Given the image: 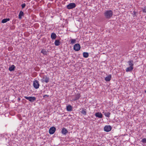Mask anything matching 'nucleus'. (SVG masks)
<instances>
[{"instance_id":"15","label":"nucleus","mask_w":146,"mask_h":146,"mask_svg":"<svg viewBox=\"0 0 146 146\" xmlns=\"http://www.w3.org/2000/svg\"><path fill=\"white\" fill-rule=\"evenodd\" d=\"M81 113L84 115H86V109L84 108H82V110L80 111Z\"/></svg>"},{"instance_id":"24","label":"nucleus","mask_w":146,"mask_h":146,"mask_svg":"<svg viewBox=\"0 0 146 146\" xmlns=\"http://www.w3.org/2000/svg\"><path fill=\"white\" fill-rule=\"evenodd\" d=\"M83 57L85 58L88 57L89 56V54L87 52H84L83 53Z\"/></svg>"},{"instance_id":"4","label":"nucleus","mask_w":146,"mask_h":146,"mask_svg":"<svg viewBox=\"0 0 146 146\" xmlns=\"http://www.w3.org/2000/svg\"><path fill=\"white\" fill-rule=\"evenodd\" d=\"M24 97L31 102H33L36 100V98L35 97H27L25 96Z\"/></svg>"},{"instance_id":"21","label":"nucleus","mask_w":146,"mask_h":146,"mask_svg":"<svg viewBox=\"0 0 146 146\" xmlns=\"http://www.w3.org/2000/svg\"><path fill=\"white\" fill-rule=\"evenodd\" d=\"M72 107L69 105L66 106V109L68 111H71L72 110Z\"/></svg>"},{"instance_id":"20","label":"nucleus","mask_w":146,"mask_h":146,"mask_svg":"<svg viewBox=\"0 0 146 146\" xmlns=\"http://www.w3.org/2000/svg\"><path fill=\"white\" fill-rule=\"evenodd\" d=\"M54 44L56 46H58L60 44V42L59 40H55L54 42Z\"/></svg>"},{"instance_id":"31","label":"nucleus","mask_w":146,"mask_h":146,"mask_svg":"<svg viewBox=\"0 0 146 146\" xmlns=\"http://www.w3.org/2000/svg\"><path fill=\"white\" fill-rule=\"evenodd\" d=\"M18 99L19 100H20V98H18Z\"/></svg>"},{"instance_id":"19","label":"nucleus","mask_w":146,"mask_h":146,"mask_svg":"<svg viewBox=\"0 0 146 146\" xmlns=\"http://www.w3.org/2000/svg\"><path fill=\"white\" fill-rule=\"evenodd\" d=\"M48 52V51H46V50L45 49H42L41 51V52L44 55H47V53Z\"/></svg>"},{"instance_id":"32","label":"nucleus","mask_w":146,"mask_h":146,"mask_svg":"<svg viewBox=\"0 0 146 146\" xmlns=\"http://www.w3.org/2000/svg\"><path fill=\"white\" fill-rule=\"evenodd\" d=\"M145 92L146 93V90L145 91Z\"/></svg>"},{"instance_id":"7","label":"nucleus","mask_w":146,"mask_h":146,"mask_svg":"<svg viewBox=\"0 0 146 146\" xmlns=\"http://www.w3.org/2000/svg\"><path fill=\"white\" fill-rule=\"evenodd\" d=\"M111 127L110 125H106L104 128V130L106 132H109L111 130Z\"/></svg>"},{"instance_id":"2","label":"nucleus","mask_w":146,"mask_h":146,"mask_svg":"<svg viewBox=\"0 0 146 146\" xmlns=\"http://www.w3.org/2000/svg\"><path fill=\"white\" fill-rule=\"evenodd\" d=\"M49 78L46 75H44L42 78V79L41 80L42 82L43 83L45 82L46 83H48L49 81Z\"/></svg>"},{"instance_id":"1","label":"nucleus","mask_w":146,"mask_h":146,"mask_svg":"<svg viewBox=\"0 0 146 146\" xmlns=\"http://www.w3.org/2000/svg\"><path fill=\"white\" fill-rule=\"evenodd\" d=\"M104 15L106 19H109L113 16V12L111 10H106L104 12Z\"/></svg>"},{"instance_id":"3","label":"nucleus","mask_w":146,"mask_h":146,"mask_svg":"<svg viewBox=\"0 0 146 146\" xmlns=\"http://www.w3.org/2000/svg\"><path fill=\"white\" fill-rule=\"evenodd\" d=\"M76 7V5L75 3H71L67 5L66 8L68 9H70L75 8Z\"/></svg>"},{"instance_id":"9","label":"nucleus","mask_w":146,"mask_h":146,"mask_svg":"<svg viewBox=\"0 0 146 146\" xmlns=\"http://www.w3.org/2000/svg\"><path fill=\"white\" fill-rule=\"evenodd\" d=\"M103 113L104 115L106 117H110L111 113L110 112L108 111H104Z\"/></svg>"},{"instance_id":"18","label":"nucleus","mask_w":146,"mask_h":146,"mask_svg":"<svg viewBox=\"0 0 146 146\" xmlns=\"http://www.w3.org/2000/svg\"><path fill=\"white\" fill-rule=\"evenodd\" d=\"M133 61L132 60H130L127 62V63L128 64V65L129 66H131L133 67Z\"/></svg>"},{"instance_id":"12","label":"nucleus","mask_w":146,"mask_h":146,"mask_svg":"<svg viewBox=\"0 0 146 146\" xmlns=\"http://www.w3.org/2000/svg\"><path fill=\"white\" fill-rule=\"evenodd\" d=\"M80 94H78L76 95L75 98L73 99V100L74 101H76L78 100L80 97Z\"/></svg>"},{"instance_id":"26","label":"nucleus","mask_w":146,"mask_h":146,"mask_svg":"<svg viewBox=\"0 0 146 146\" xmlns=\"http://www.w3.org/2000/svg\"><path fill=\"white\" fill-rule=\"evenodd\" d=\"M137 15V12H136L135 11H133V17H136Z\"/></svg>"},{"instance_id":"30","label":"nucleus","mask_w":146,"mask_h":146,"mask_svg":"<svg viewBox=\"0 0 146 146\" xmlns=\"http://www.w3.org/2000/svg\"><path fill=\"white\" fill-rule=\"evenodd\" d=\"M49 95H45L43 96V97L45 98H47L49 97Z\"/></svg>"},{"instance_id":"23","label":"nucleus","mask_w":146,"mask_h":146,"mask_svg":"<svg viewBox=\"0 0 146 146\" xmlns=\"http://www.w3.org/2000/svg\"><path fill=\"white\" fill-rule=\"evenodd\" d=\"M24 13L22 11H21L19 13V19H21L22 18V16H23L24 15Z\"/></svg>"},{"instance_id":"13","label":"nucleus","mask_w":146,"mask_h":146,"mask_svg":"<svg viewBox=\"0 0 146 146\" xmlns=\"http://www.w3.org/2000/svg\"><path fill=\"white\" fill-rule=\"evenodd\" d=\"M68 132V131L67 130L66 128H63L62 129L61 132L62 134L64 135H66Z\"/></svg>"},{"instance_id":"17","label":"nucleus","mask_w":146,"mask_h":146,"mask_svg":"<svg viewBox=\"0 0 146 146\" xmlns=\"http://www.w3.org/2000/svg\"><path fill=\"white\" fill-rule=\"evenodd\" d=\"M56 37V35L55 33H52L51 35V38L52 40L55 39Z\"/></svg>"},{"instance_id":"6","label":"nucleus","mask_w":146,"mask_h":146,"mask_svg":"<svg viewBox=\"0 0 146 146\" xmlns=\"http://www.w3.org/2000/svg\"><path fill=\"white\" fill-rule=\"evenodd\" d=\"M80 46L79 44L77 43L75 44L74 46V49L76 51H79L80 49Z\"/></svg>"},{"instance_id":"8","label":"nucleus","mask_w":146,"mask_h":146,"mask_svg":"<svg viewBox=\"0 0 146 146\" xmlns=\"http://www.w3.org/2000/svg\"><path fill=\"white\" fill-rule=\"evenodd\" d=\"M56 130L55 127H51L49 130V133L50 134H52L54 133Z\"/></svg>"},{"instance_id":"16","label":"nucleus","mask_w":146,"mask_h":146,"mask_svg":"<svg viewBox=\"0 0 146 146\" xmlns=\"http://www.w3.org/2000/svg\"><path fill=\"white\" fill-rule=\"evenodd\" d=\"M133 67L129 66L126 68L125 71L126 72H131L133 70Z\"/></svg>"},{"instance_id":"5","label":"nucleus","mask_w":146,"mask_h":146,"mask_svg":"<svg viewBox=\"0 0 146 146\" xmlns=\"http://www.w3.org/2000/svg\"><path fill=\"white\" fill-rule=\"evenodd\" d=\"M33 86L35 89L38 88L40 86L39 82L37 80H34L33 82Z\"/></svg>"},{"instance_id":"14","label":"nucleus","mask_w":146,"mask_h":146,"mask_svg":"<svg viewBox=\"0 0 146 146\" xmlns=\"http://www.w3.org/2000/svg\"><path fill=\"white\" fill-rule=\"evenodd\" d=\"M15 66L14 65H12L9 67V70L10 71H13L15 70Z\"/></svg>"},{"instance_id":"28","label":"nucleus","mask_w":146,"mask_h":146,"mask_svg":"<svg viewBox=\"0 0 146 146\" xmlns=\"http://www.w3.org/2000/svg\"><path fill=\"white\" fill-rule=\"evenodd\" d=\"M25 6H26V4L25 3H24L22 4L21 5L22 9H23L24 8H25Z\"/></svg>"},{"instance_id":"11","label":"nucleus","mask_w":146,"mask_h":146,"mask_svg":"<svg viewBox=\"0 0 146 146\" xmlns=\"http://www.w3.org/2000/svg\"><path fill=\"white\" fill-rule=\"evenodd\" d=\"M95 116L97 117L102 118V117L103 115L100 112H97L95 113Z\"/></svg>"},{"instance_id":"29","label":"nucleus","mask_w":146,"mask_h":146,"mask_svg":"<svg viewBox=\"0 0 146 146\" xmlns=\"http://www.w3.org/2000/svg\"><path fill=\"white\" fill-rule=\"evenodd\" d=\"M142 11L143 12H146V7H145L144 8L142 9Z\"/></svg>"},{"instance_id":"22","label":"nucleus","mask_w":146,"mask_h":146,"mask_svg":"<svg viewBox=\"0 0 146 146\" xmlns=\"http://www.w3.org/2000/svg\"><path fill=\"white\" fill-rule=\"evenodd\" d=\"M10 19L9 18H6V19H3L1 21V23H6L7 21H9L10 20Z\"/></svg>"},{"instance_id":"27","label":"nucleus","mask_w":146,"mask_h":146,"mask_svg":"<svg viewBox=\"0 0 146 146\" xmlns=\"http://www.w3.org/2000/svg\"><path fill=\"white\" fill-rule=\"evenodd\" d=\"M141 141L144 143H146V138H144Z\"/></svg>"},{"instance_id":"25","label":"nucleus","mask_w":146,"mask_h":146,"mask_svg":"<svg viewBox=\"0 0 146 146\" xmlns=\"http://www.w3.org/2000/svg\"><path fill=\"white\" fill-rule=\"evenodd\" d=\"M70 44H73L76 42V40L75 39H72L70 40Z\"/></svg>"},{"instance_id":"10","label":"nucleus","mask_w":146,"mask_h":146,"mask_svg":"<svg viewBox=\"0 0 146 146\" xmlns=\"http://www.w3.org/2000/svg\"><path fill=\"white\" fill-rule=\"evenodd\" d=\"M111 78V75H108L106 76L105 78V80L106 82H109L110 81Z\"/></svg>"}]
</instances>
